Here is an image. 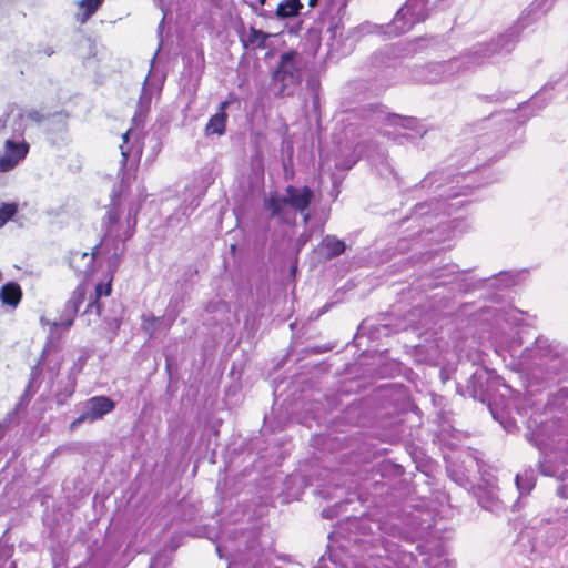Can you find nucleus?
<instances>
[{
  "instance_id": "nucleus-36",
  "label": "nucleus",
  "mask_w": 568,
  "mask_h": 568,
  "mask_svg": "<svg viewBox=\"0 0 568 568\" xmlns=\"http://www.w3.org/2000/svg\"><path fill=\"white\" fill-rule=\"evenodd\" d=\"M27 406H23V407H20V408H17V406L14 407V409L9 413L7 415V417L0 422V438L4 435V433L10 428L11 424H12V420L13 418L16 417V415L20 412V410H23L26 409Z\"/></svg>"
},
{
  "instance_id": "nucleus-43",
  "label": "nucleus",
  "mask_w": 568,
  "mask_h": 568,
  "mask_svg": "<svg viewBox=\"0 0 568 568\" xmlns=\"http://www.w3.org/2000/svg\"><path fill=\"white\" fill-rule=\"evenodd\" d=\"M539 470H540L541 474H544L546 476H552L554 475L552 465L550 463H547V462H539Z\"/></svg>"
},
{
  "instance_id": "nucleus-24",
  "label": "nucleus",
  "mask_w": 568,
  "mask_h": 568,
  "mask_svg": "<svg viewBox=\"0 0 568 568\" xmlns=\"http://www.w3.org/2000/svg\"><path fill=\"white\" fill-rule=\"evenodd\" d=\"M322 246L327 250L326 257L329 260L342 255L346 250L345 242L337 239L335 235L324 236Z\"/></svg>"
},
{
  "instance_id": "nucleus-14",
  "label": "nucleus",
  "mask_w": 568,
  "mask_h": 568,
  "mask_svg": "<svg viewBox=\"0 0 568 568\" xmlns=\"http://www.w3.org/2000/svg\"><path fill=\"white\" fill-rule=\"evenodd\" d=\"M29 150L30 145L24 140L17 142L8 139L4 142V154L0 156V172L13 170L27 158Z\"/></svg>"
},
{
  "instance_id": "nucleus-10",
  "label": "nucleus",
  "mask_w": 568,
  "mask_h": 568,
  "mask_svg": "<svg viewBox=\"0 0 568 568\" xmlns=\"http://www.w3.org/2000/svg\"><path fill=\"white\" fill-rule=\"evenodd\" d=\"M429 13V0H407L396 12L390 26L395 33L403 34L425 21Z\"/></svg>"
},
{
  "instance_id": "nucleus-21",
  "label": "nucleus",
  "mask_w": 568,
  "mask_h": 568,
  "mask_svg": "<svg viewBox=\"0 0 568 568\" xmlns=\"http://www.w3.org/2000/svg\"><path fill=\"white\" fill-rule=\"evenodd\" d=\"M22 297V291L19 284L14 282L6 283L0 290V300L3 304L13 308L18 306Z\"/></svg>"
},
{
  "instance_id": "nucleus-46",
  "label": "nucleus",
  "mask_w": 568,
  "mask_h": 568,
  "mask_svg": "<svg viewBox=\"0 0 568 568\" xmlns=\"http://www.w3.org/2000/svg\"><path fill=\"white\" fill-rule=\"evenodd\" d=\"M85 359L80 358L70 369L69 374H74L75 376L82 371Z\"/></svg>"
},
{
  "instance_id": "nucleus-13",
  "label": "nucleus",
  "mask_w": 568,
  "mask_h": 568,
  "mask_svg": "<svg viewBox=\"0 0 568 568\" xmlns=\"http://www.w3.org/2000/svg\"><path fill=\"white\" fill-rule=\"evenodd\" d=\"M84 286H77L75 290L72 292L70 298L67 301L60 320L54 321L52 323L51 329H53L55 333L59 328H62L64 331L69 329L73 325L74 317L79 312L80 305L84 302Z\"/></svg>"
},
{
  "instance_id": "nucleus-30",
  "label": "nucleus",
  "mask_w": 568,
  "mask_h": 568,
  "mask_svg": "<svg viewBox=\"0 0 568 568\" xmlns=\"http://www.w3.org/2000/svg\"><path fill=\"white\" fill-rule=\"evenodd\" d=\"M11 129L13 136L23 138L27 125H26V110L19 109L18 113L13 116Z\"/></svg>"
},
{
  "instance_id": "nucleus-23",
  "label": "nucleus",
  "mask_w": 568,
  "mask_h": 568,
  "mask_svg": "<svg viewBox=\"0 0 568 568\" xmlns=\"http://www.w3.org/2000/svg\"><path fill=\"white\" fill-rule=\"evenodd\" d=\"M459 60H450L447 62H439L432 64L429 68L432 71L436 72L439 77H429V81H444L447 80L453 73L459 68Z\"/></svg>"
},
{
  "instance_id": "nucleus-38",
  "label": "nucleus",
  "mask_w": 568,
  "mask_h": 568,
  "mask_svg": "<svg viewBox=\"0 0 568 568\" xmlns=\"http://www.w3.org/2000/svg\"><path fill=\"white\" fill-rule=\"evenodd\" d=\"M560 485L557 488V494L561 498L568 499V469H565L559 475Z\"/></svg>"
},
{
  "instance_id": "nucleus-55",
  "label": "nucleus",
  "mask_w": 568,
  "mask_h": 568,
  "mask_svg": "<svg viewBox=\"0 0 568 568\" xmlns=\"http://www.w3.org/2000/svg\"><path fill=\"white\" fill-rule=\"evenodd\" d=\"M532 423H534V424H537V422H536V420H529L528 428H531V424H532Z\"/></svg>"
},
{
  "instance_id": "nucleus-64",
  "label": "nucleus",
  "mask_w": 568,
  "mask_h": 568,
  "mask_svg": "<svg viewBox=\"0 0 568 568\" xmlns=\"http://www.w3.org/2000/svg\"><path fill=\"white\" fill-rule=\"evenodd\" d=\"M566 514H567V515H566V518H568V510L566 511Z\"/></svg>"
},
{
  "instance_id": "nucleus-29",
  "label": "nucleus",
  "mask_w": 568,
  "mask_h": 568,
  "mask_svg": "<svg viewBox=\"0 0 568 568\" xmlns=\"http://www.w3.org/2000/svg\"><path fill=\"white\" fill-rule=\"evenodd\" d=\"M151 100H152V92L148 89V79H146L143 84L141 95L138 101V110H136L135 116H141L149 111L150 105H151Z\"/></svg>"
},
{
  "instance_id": "nucleus-49",
  "label": "nucleus",
  "mask_w": 568,
  "mask_h": 568,
  "mask_svg": "<svg viewBox=\"0 0 568 568\" xmlns=\"http://www.w3.org/2000/svg\"><path fill=\"white\" fill-rule=\"evenodd\" d=\"M416 549L419 551L420 555H425L428 550V547L426 545H418Z\"/></svg>"
},
{
  "instance_id": "nucleus-54",
  "label": "nucleus",
  "mask_w": 568,
  "mask_h": 568,
  "mask_svg": "<svg viewBox=\"0 0 568 568\" xmlns=\"http://www.w3.org/2000/svg\"><path fill=\"white\" fill-rule=\"evenodd\" d=\"M123 141L126 143L129 141V131L123 134Z\"/></svg>"
},
{
  "instance_id": "nucleus-20",
  "label": "nucleus",
  "mask_w": 568,
  "mask_h": 568,
  "mask_svg": "<svg viewBox=\"0 0 568 568\" xmlns=\"http://www.w3.org/2000/svg\"><path fill=\"white\" fill-rule=\"evenodd\" d=\"M77 387V378L74 374H68L65 382H59L58 389L54 394V400L55 403L61 406L64 405L69 398L72 397V395L75 392Z\"/></svg>"
},
{
  "instance_id": "nucleus-15",
  "label": "nucleus",
  "mask_w": 568,
  "mask_h": 568,
  "mask_svg": "<svg viewBox=\"0 0 568 568\" xmlns=\"http://www.w3.org/2000/svg\"><path fill=\"white\" fill-rule=\"evenodd\" d=\"M100 258L105 263L104 257L98 252L97 246L93 248L92 253L87 252H72L69 258V265L78 275L83 277H88L95 270V260Z\"/></svg>"
},
{
  "instance_id": "nucleus-8",
  "label": "nucleus",
  "mask_w": 568,
  "mask_h": 568,
  "mask_svg": "<svg viewBox=\"0 0 568 568\" xmlns=\"http://www.w3.org/2000/svg\"><path fill=\"white\" fill-rule=\"evenodd\" d=\"M526 438L540 452L568 449V433L560 420L540 422L536 430L526 434Z\"/></svg>"
},
{
  "instance_id": "nucleus-17",
  "label": "nucleus",
  "mask_w": 568,
  "mask_h": 568,
  "mask_svg": "<svg viewBox=\"0 0 568 568\" xmlns=\"http://www.w3.org/2000/svg\"><path fill=\"white\" fill-rule=\"evenodd\" d=\"M229 101H223L219 106V111L210 118L209 122L205 125L206 135H223L225 133L227 122V114L225 110L229 106Z\"/></svg>"
},
{
  "instance_id": "nucleus-39",
  "label": "nucleus",
  "mask_w": 568,
  "mask_h": 568,
  "mask_svg": "<svg viewBox=\"0 0 568 568\" xmlns=\"http://www.w3.org/2000/svg\"><path fill=\"white\" fill-rule=\"evenodd\" d=\"M423 561L427 568H456L455 564L448 559H439L437 562H433V559L429 557Z\"/></svg>"
},
{
  "instance_id": "nucleus-1",
  "label": "nucleus",
  "mask_w": 568,
  "mask_h": 568,
  "mask_svg": "<svg viewBox=\"0 0 568 568\" xmlns=\"http://www.w3.org/2000/svg\"><path fill=\"white\" fill-rule=\"evenodd\" d=\"M116 197L118 195L112 197V203L102 221L104 234L97 245L98 252L105 260L108 274L111 276L118 271L122 262L125 253V242L135 232L139 213V207L132 204L123 216L116 203Z\"/></svg>"
},
{
  "instance_id": "nucleus-12",
  "label": "nucleus",
  "mask_w": 568,
  "mask_h": 568,
  "mask_svg": "<svg viewBox=\"0 0 568 568\" xmlns=\"http://www.w3.org/2000/svg\"><path fill=\"white\" fill-rule=\"evenodd\" d=\"M115 405L113 399L104 395L90 397L82 403L81 414L70 424V430L78 429L84 423H94L102 419L114 410Z\"/></svg>"
},
{
  "instance_id": "nucleus-5",
  "label": "nucleus",
  "mask_w": 568,
  "mask_h": 568,
  "mask_svg": "<svg viewBox=\"0 0 568 568\" xmlns=\"http://www.w3.org/2000/svg\"><path fill=\"white\" fill-rule=\"evenodd\" d=\"M359 116L371 126H393L403 130H408L413 133H395L394 141L404 143V141H412L417 135L423 136L425 129L417 118L403 116L397 113H390L387 108L382 104H369L359 110Z\"/></svg>"
},
{
  "instance_id": "nucleus-7",
  "label": "nucleus",
  "mask_w": 568,
  "mask_h": 568,
  "mask_svg": "<svg viewBox=\"0 0 568 568\" xmlns=\"http://www.w3.org/2000/svg\"><path fill=\"white\" fill-rule=\"evenodd\" d=\"M371 557L376 568H416L417 561L412 551L403 549L392 538H379Z\"/></svg>"
},
{
  "instance_id": "nucleus-42",
  "label": "nucleus",
  "mask_w": 568,
  "mask_h": 568,
  "mask_svg": "<svg viewBox=\"0 0 568 568\" xmlns=\"http://www.w3.org/2000/svg\"><path fill=\"white\" fill-rule=\"evenodd\" d=\"M497 281L503 282V286L508 287L515 284V275L509 272H500Z\"/></svg>"
},
{
  "instance_id": "nucleus-34",
  "label": "nucleus",
  "mask_w": 568,
  "mask_h": 568,
  "mask_svg": "<svg viewBox=\"0 0 568 568\" xmlns=\"http://www.w3.org/2000/svg\"><path fill=\"white\" fill-rule=\"evenodd\" d=\"M521 345V339L518 336H511L510 339H506L499 344L500 351L508 352L511 356H515V353Z\"/></svg>"
},
{
  "instance_id": "nucleus-3",
  "label": "nucleus",
  "mask_w": 568,
  "mask_h": 568,
  "mask_svg": "<svg viewBox=\"0 0 568 568\" xmlns=\"http://www.w3.org/2000/svg\"><path fill=\"white\" fill-rule=\"evenodd\" d=\"M521 363L540 368L547 377L568 375V351L544 336L537 337L534 346L523 351Z\"/></svg>"
},
{
  "instance_id": "nucleus-60",
  "label": "nucleus",
  "mask_w": 568,
  "mask_h": 568,
  "mask_svg": "<svg viewBox=\"0 0 568 568\" xmlns=\"http://www.w3.org/2000/svg\"><path fill=\"white\" fill-rule=\"evenodd\" d=\"M162 23H164V18L161 20V23H159V27H162Z\"/></svg>"
},
{
  "instance_id": "nucleus-53",
  "label": "nucleus",
  "mask_w": 568,
  "mask_h": 568,
  "mask_svg": "<svg viewBox=\"0 0 568 568\" xmlns=\"http://www.w3.org/2000/svg\"><path fill=\"white\" fill-rule=\"evenodd\" d=\"M447 283H450L449 281H442L439 283H435L434 285H432V287H435V286H438V285H442V284H447Z\"/></svg>"
},
{
  "instance_id": "nucleus-33",
  "label": "nucleus",
  "mask_w": 568,
  "mask_h": 568,
  "mask_svg": "<svg viewBox=\"0 0 568 568\" xmlns=\"http://www.w3.org/2000/svg\"><path fill=\"white\" fill-rule=\"evenodd\" d=\"M18 211L16 203H2L0 206V227L11 220Z\"/></svg>"
},
{
  "instance_id": "nucleus-27",
  "label": "nucleus",
  "mask_w": 568,
  "mask_h": 568,
  "mask_svg": "<svg viewBox=\"0 0 568 568\" xmlns=\"http://www.w3.org/2000/svg\"><path fill=\"white\" fill-rule=\"evenodd\" d=\"M476 495L478 498V504L483 508L493 510L498 507V498L494 491V487H490L488 489H483L481 487H478Z\"/></svg>"
},
{
  "instance_id": "nucleus-22",
  "label": "nucleus",
  "mask_w": 568,
  "mask_h": 568,
  "mask_svg": "<svg viewBox=\"0 0 568 568\" xmlns=\"http://www.w3.org/2000/svg\"><path fill=\"white\" fill-rule=\"evenodd\" d=\"M523 314L520 310L514 307L500 308L495 312L494 320L498 325L505 323L509 326H518L523 323Z\"/></svg>"
},
{
  "instance_id": "nucleus-48",
  "label": "nucleus",
  "mask_w": 568,
  "mask_h": 568,
  "mask_svg": "<svg viewBox=\"0 0 568 568\" xmlns=\"http://www.w3.org/2000/svg\"><path fill=\"white\" fill-rule=\"evenodd\" d=\"M121 155H122V165L125 166V164L129 160V150L124 149V146H121Z\"/></svg>"
},
{
  "instance_id": "nucleus-47",
  "label": "nucleus",
  "mask_w": 568,
  "mask_h": 568,
  "mask_svg": "<svg viewBox=\"0 0 568 568\" xmlns=\"http://www.w3.org/2000/svg\"><path fill=\"white\" fill-rule=\"evenodd\" d=\"M171 308V305H168V310ZM165 321H168V323L165 324V327L166 328H170L172 326V324L174 323L175 318H176V313H170L168 311L166 315L164 316Z\"/></svg>"
},
{
  "instance_id": "nucleus-52",
  "label": "nucleus",
  "mask_w": 568,
  "mask_h": 568,
  "mask_svg": "<svg viewBox=\"0 0 568 568\" xmlns=\"http://www.w3.org/2000/svg\"><path fill=\"white\" fill-rule=\"evenodd\" d=\"M317 3H318V0H308V6L312 8L316 7Z\"/></svg>"
},
{
  "instance_id": "nucleus-6",
  "label": "nucleus",
  "mask_w": 568,
  "mask_h": 568,
  "mask_svg": "<svg viewBox=\"0 0 568 568\" xmlns=\"http://www.w3.org/2000/svg\"><path fill=\"white\" fill-rule=\"evenodd\" d=\"M307 64L308 62L302 53L295 50L283 52L272 73V82L277 87L275 95H292L302 83Z\"/></svg>"
},
{
  "instance_id": "nucleus-50",
  "label": "nucleus",
  "mask_w": 568,
  "mask_h": 568,
  "mask_svg": "<svg viewBox=\"0 0 568 568\" xmlns=\"http://www.w3.org/2000/svg\"><path fill=\"white\" fill-rule=\"evenodd\" d=\"M459 287L463 288L465 292H468L473 290L475 286L473 284H460Z\"/></svg>"
},
{
  "instance_id": "nucleus-58",
  "label": "nucleus",
  "mask_w": 568,
  "mask_h": 568,
  "mask_svg": "<svg viewBox=\"0 0 568 568\" xmlns=\"http://www.w3.org/2000/svg\"><path fill=\"white\" fill-rule=\"evenodd\" d=\"M150 568H156L155 564H154V562H152V564L150 565Z\"/></svg>"
},
{
  "instance_id": "nucleus-56",
  "label": "nucleus",
  "mask_w": 568,
  "mask_h": 568,
  "mask_svg": "<svg viewBox=\"0 0 568 568\" xmlns=\"http://www.w3.org/2000/svg\"><path fill=\"white\" fill-rule=\"evenodd\" d=\"M393 133L390 131H385V135L390 136Z\"/></svg>"
},
{
  "instance_id": "nucleus-57",
  "label": "nucleus",
  "mask_w": 568,
  "mask_h": 568,
  "mask_svg": "<svg viewBox=\"0 0 568 568\" xmlns=\"http://www.w3.org/2000/svg\"><path fill=\"white\" fill-rule=\"evenodd\" d=\"M444 275L440 273V274H437L436 275V278H442Z\"/></svg>"
},
{
  "instance_id": "nucleus-31",
  "label": "nucleus",
  "mask_w": 568,
  "mask_h": 568,
  "mask_svg": "<svg viewBox=\"0 0 568 568\" xmlns=\"http://www.w3.org/2000/svg\"><path fill=\"white\" fill-rule=\"evenodd\" d=\"M102 3L103 0H81L79 2L80 8L83 9V17L81 22H85L89 18H91Z\"/></svg>"
},
{
  "instance_id": "nucleus-25",
  "label": "nucleus",
  "mask_w": 568,
  "mask_h": 568,
  "mask_svg": "<svg viewBox=\"0 0 568 568\" xmlns=\"http://www.w3.org/2000/svg\"><path fill=\"white\" fill-rule=\"evenodd\" d=\"M110 293H111V283L110 282L109 283H99L95 286L94 298L89 302L84 313H93L94 312L98 315H100L101 305L99 303V300L102 296H108Z\"/></svg>"
},
{
  "instance_id": "nucleus-51",
  "label": "nucleus",
  "mask_w": 568,
  "mask_h": 568,
  "mask_svg": "<svg viewBox=\"0 0 568 568\" xmlns=\"http://www.w3.org/2000/svg\"><path fill=\"white\" fill-rule=\"evenodd\" d=\"M0 568H16V564L14 562H7L4 561Z\"/></svg>"
},
{
  "instance_id": "nucleus-4",
  "label": "nucleus",
  "mask_w": 568,
  "mask_h": 568,
  "mask_svg": "<svg viewBox=\"0 0 568 568\" xmlns=\"http://www.w3.org/2000/svg\"><path fill=\"white\" fill-rule=\"evenodd\" d=\"M60 351V336L53 329H50V334L42 349L41 356L37 364L31 367L30 379L17 404V408L28 406L31 398L39 390L42 384L43 369L50 374L51 382L57 377L62 364V358L59 354Z\"/></svg>"
},
{
  "instance_id": "nucleus-35",
  "label": "nucleus",
  "mask_w": 568,
  "mask_h": 568,
  "mask_svg": "<svg viewBox=\"0 0 568 568\" xmlns=\"http://www.w3.org/2000/svg\"><path fill=\"white\" fill-rule=\"evenodd\" d=\"M163 322H165L164 317L151 316L146 318L145 316H143V329L152 336L154 332L158 329V325L162 324Z\"/></svg>"
},
{
  "instance_id": "nucleus-44",
  "label": "nucleus",
  "mask_w": 568,
  "mask_h": 568,
  "mask_svg": "<svg viewBox=\"0 0 568 568\" xmlns=\"http://www.w3.org/2000/svg\"><path fill=\"white\" fill-rule=\"evenodd\" d=\"M195 62V68L197 71H201L204 67V54L202 50L196 51L195 59H193Z\"/></svg>"
},
{
  "instance_id": "nucleus-2",
  "label": "nucleus",
  "mask_w": 568,
  "mask_h": 568,
  "mask_svg": "<svg viewBox=\"0 0 568 568\" xmlns=\"http://www.w3.org/2000/svg\"><path fill=\"white\" fill-rule=\"evenodd\" d=\"M550 8L549 0H534L521 13L518 21L488 43L480 44L475 51L477 63L495 60L509 54L519 41L521 30L541 18Z\"/></svg>"
},
{
  "instance_id": "nucleus-19",
  "label": "nucleus",
  "mask_w": 568,
  "mask_h": 568,
  "mask_svg": "<svg viewBox=\"0 0 568 568\" xmlns=\"http://www.w3.org/2000/svg\"><path fill=\"white\" fill-rule=\"evenodd\" d=\"M270 34L258 30L254 27H250L248 32L240 33L241 42L245 48L252 49H264L266 47V40Z\"/></svg>"
},
{
  "instance_id": "nucleus-63",
  "label": "nucleus",
  "mask_w": 568,
  "mask_h": 568,
  "mask_svg": "<svg viewBox=\"0 0 568 568\" xmlns=\"http://www.w3.org/2000/svg\"><path fill=\"white\" fill-rule=\"evenodd\" d=\"M437 556L440 557L442 556V549L437 552Z\"/></svg>"
},
{
  "instance_id": "nucleus-9",
  "label": "nucleus",
  "mask_w": 568,
  "mask_h": 568,
  "mask_svg": "<svg viewBox=\"0 0 568 568\" xmlns=\"http://www.w3.org/2000/svg\"><path fill=\"white\" fill-rule=\"evenodd\" d=\"M460 179H465V175L454 174L449 169L435 170L420 181V187L433 191L443 200H448L467 194L456 189Z\"/></svg>"
},
{
  "instance_id": "nucleus-61",
  "label": "nucleus",
  "mask_w": 568,
  "mask_h": 568,
  "mask_svg": "<svg viewBox=\"0 0 568 568\" xmlns=\"http://www.w3.org/2000/svg\"><path fill=\"white\" fill-rule=\"evenodd\" d=\"M47 53H48V55H51V54H52V51L47 50Z\"/></svg>"
},
{
  "instance_id": "nucleus-62",
  "label": "nucleus",
  "mask_w": 568,
  "mask_h": 568,
  "mask_svg": "<svg viewBox=\"0 0 568 568\" xmlns=\"http://www.w3.org/2000/svg\"><path fill=\"white\" fill-rule=\"evenodd\" d=\"M47 53H48V55H51V54H52V51L47 50Z\"/></svg>"
},
{
  "instance_id": "nucleus-28",
  "label": "nucleus",
  "mask_w": 568,
  "mask_h": 568,
  "mask_svg": "<svg viewBox=\"0 0 568 568\" xmlns=\"http://www.w3.org/2000/svg\"><path fill=\"white\" fill-rule=\"evenodd\" d=\"M287 205L285 196H271L265 202V207L271 211V217L284 220V206Z\"/></svg>"
},
{
  "instance_id": "nucleus-45",
  "label": "nucleus",
  "mask_w": 568,
  "mask_h": 568,
  "mask_svg": "<svg viewBox=\"0 0 568 568\" xmlns=\"http://www.w3.org/2000/svg\"><path fill=\"white\" fill-rule=\"evenodd\" d=\"M200 205V201L194 199L192 202H191V205L190 206H185V207H181L180 211H182V214L187 216L190 213L193 212V210L195 207H197Z\"/></svg>"
},
{
  "instance_id": "nucleus-32",
  "label": "nucleus",
  "mask_w": 568,
  "mask_h": 568,
  "mask_svg": "<svg viewBox=\"0 0 568 568\" xmlns=\"http://www.w3.org/2000/svg\"><path fill=\"white\" fill-rule=\"evenodd\" d=\"M268 0H256L254 2H248L252 11L263 18L273 19V9H265L264 7L267 4Z\"/></svg>"
},
{
  "instance_id": "nucleus-11",
  "label": "nucleus",
  "mask_w": 568,
  "mask_h": 568,
  "mask_svg": "<svg viewBox=\"0 0 568 568\" xmlns=\"http://www.w3.org/2000/svg\"><path fill=\"white\" fill-rule=\"evenodd\" d=\"M499 384V376L494 371L481 367L477 368L468 379L467 392L474 399L489 403Z\"/></svg>"
},
{
  "instance_id": "nucleus-59",
  "label": "nucleus",
  "mask_w": 568,
  "mask_h": 568,
  "mask_svg": "<svg viewBox=\"0 0 568 568\" xmlns=\"http://www.w3.org/2000/svg\"><path fill=\"white\" fill-rule=\"evenodd\" d=\"M162 23H164V18L161 20V23H159V27H162Z\"/></svg>"
},
{
  "instance_id": "nucleus-37",
  "label": "nucleus",
  "mask_w": 568,
  "mask_h": 568,
  "mask_svg": "<svg viewBox=\"0 0 568 568\" xmlns=\"http://www.w3.org/2000/svg\"><path fill=\"white\" fill-rule=\"evenodd\" d=\"M27 406H23V407H20V408H17V406L14 407V409L9 413L7 415V417L0 422V438L4 435V433L10 428L11 424H12V420L13 418L16 417V415L20 412V410H23L26 409Z\"/></svg>"
},
{
  "instance_id": "nucleus-40",
  "label": "nucleus",
  "mask_w": 568,
  "mask_h": 568,
  "mask_svg": "<svg viewBox=\"0 0 568 568\" xmlns=\"http://www.w3.org/2000/svg\"><path fill=\"white\" fill-rule=\"evenodd\" d=\"M26 119L31 122L40 124L45 119H48V115L43 114L42 112H40L36 109H31V110H26Z\"/></svg>"
},
{
  "instance_id": "nucleus-16",
  "label": "nucleus",
  "mask_w": 568,
  "mask_h": 568,
  "mask_svg": "<svg viewBox=\"0 0 568 568\" xmlns=\"http://www.w3.org/2000/svg\"><path fill=\"white\" fill-rule=\"evenodd\" d=\"M287 205L298 212H304L314 199V192L308 186L296 187L288 185L285 190Z\"/></svg>"
},
{
  "instance_id": "nucleus-18",
  "label": "nucleus",
  "mask_w": 568,
  "mask_h": 568,
  "mask_svg": "<svg viewBox=\"0 0 568 568\" xmlns=\"http://www.w3.org/2000/svg\"><path fill=\"white\" fill-rule=\"evenodd\" d=\"M304 8L301 0H282L275 9H273V19L287 20L301 14Z\"/></svg>"
},
{
  "instance_id": "nucleus-41",
  "label": "nucleus",
  "mask_w": 568,
  "mask_h": 568,
  "mask_svg": "<svg viewBox=\"0 0 568 568\" xmlns=\"http://www.w3.org/2000/svg\"><path fill=\"white\" fill-rule=\"evenodd\" d=\"M544 93H538L535 97H532L528 102H525L523 105L519 106L520 111H525L531 106L538 105V109H541L545 103L539 104V102L542 100Z\"/></svg>"
},
{
  "instance_id": "nucleus-26",
  "label": "nucleus",
  "mask_w": 568,
  "mask_h": 568,
  "mask_svg": "<svg viewBox=\"0 0 568 568\" xmlns=\"http://www.w3.org/2000/svg\"><path fill=\"white\" fill-rule=\"evenodd\" d=\"M515 480L521 494H529L536 484L535 470L532 468L525 469L523 473L516 475Z\"/></svg>"
}]
</instances>
